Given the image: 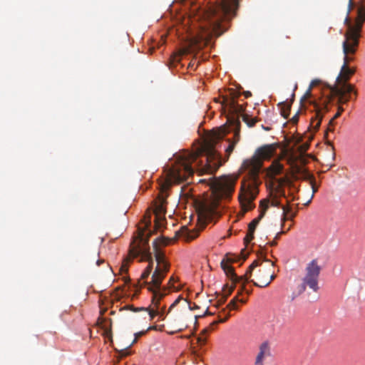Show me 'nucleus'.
Masks as SVG:
<instances>
[{
	"label": "nucleus",
	"instance_id": "72a5a7b5",
	"mask_svg": "<svg viewBox=\"0 0 365 365\" xmlns=\"http://www.w3.org/2000/svg\"><path fill=\"white\" fill-rule=\"evenodd\" d=\"M309 180H310V184H311V186H312V192H313V195H314L315 192H317L318 186L316 185L315 179H314V178L312 175L309 176Z\"/></svg>",
	"mask_w": 365,
	"mask_h": 365
},
{
	"label": "nucleus",
	"instance_id": "6ab92c4d",
	"mask_svg": "<svg viewBox=\"0 0 365 365\" xmlns=\"http://www.w3.org/2000/svg\"><path fill=\"white\" fill-rule=\"evenodd\" d=\"M240 129H239V121L237 123V128L235 130L234 132V138L232 140L228 139L227 141L229 143L228 146L225 149V160L224 162L227 160L234 150L235 145L237 143L240 141Z\"/></svg>",
	"mask_w": 365,
	"mask_h": 365
},
{
	"label": "nucleus",
	"instance_id": "8fccbe9b",
	"mask_svg": "<svg viewBox=\"0 0 365 365\" xmlns=\"http://www.w3.org/2000/svg\"><path fill=\"white\" fill-rule=\"evenodd\" d=\"M250 92H247V93L246 94V97H248V96H250Z\"/></svg>",
	"mask_w": 365,
	"mask_h": 365
},
{
	"label": "nucleus",
	"instance_id": "09e8293b",
	"mask_svg": "<svg viewBox=\"0 0 365 365\" xmlns=\"http://www.w3.org/2000/svg\"><path fill=\"white\" fill-rule=\"evenodd\" d=\"M207 314H211V313H210V312L207 310V311L205 312V313L204 316H205V315H207Z\"/></svg>",
	"mask_w": 365,
	"mask_h": 365
},
{
	"label": "nucleus",
	"instance_id": "39448f33",
	"mask_svg": "<svg viewBox=\"0 0 365 365\" xmlns=\"http://www.w3.org/2000/svg\"><path fill=\"white\" fill-rule=\"evenodd\" d=\"M149 235L145 236L144 230H139L138 235L130 245L129 251L130 256L132 258L140 257L141 261H147L149 262L148 267L141 274V280L146 279L150 274L153 269V261L152 255L150 252L148 245Z\"/></svg>",
	"mask_w": 365,
	"mask_h": 365
},
{
	"label": "nucleus",
	"instance_id": "f704fd0d",
	"mask_svg": "<svg viewBox=\"0 0 365 365\" xmlns=\"http://www.w3.org/2000/svg\"><path fill=\"white\" fill-rule=\"evenodd\" d=\"M309 144L307 143L299 145L298 148V150H299L300 155H303L309 149Z\"/></svg>",
	"mask_w": 365,
	"mask_h": 365
},
{
	"label": "nucleus",
	"instance_id": "ea45409f",
	"mask_svg": "<svg viewBox=\"0 0 365 365\" xmlns=\"http://www.w3.org/2000/svg\"><path fill=\"white\" fill-rule=\"evenodd\" d=\"M181 298L180 297H178V299H176L174 302L170 305L169 309H168V312H170V310L174 307H175L180 301Z\"/></svg>",
	"mask_w": 365,
	"mask_h": 365
},
{
	"label": "nucleus",
	"instance_id": "f257e3e1",
	"mask_svg": "<svg viewBox=\"0 0 365 365\" xmlns=\"http://www.w3.org/2000/svg\"><path fill=\"white\" fill-rule=\"evenodd\" d=\"M227 133L225 127L213 129L195 150L175 155L167 165L166 178L161 185V191L167 190L173 184L187 180L195 172L199 175H213L223 163L215 146Z\"/></svg>",
	"mask_w": 365,
	"mask_h": 365
},
{
	"label": "nucleus",
	"instance_id": "79ce46f5",
	"mask_svg": "<svg viewBox=\"0 0 365 365\" xmlns=\"http://www.w3.org/2000/svg\"><path fill=\"white\" fill-rule=\"evenodd\" d=\"M175 277L173 276L170 278L169 282H168L170 287H174L173 283L175 282Z\"/></svg>",
	"mask_w": 365,
	"mask_h": 365
},
{
	"label": "nucleus",
	"instance_id": "f3484780",
	"mask_svg": "<svg viewBox=\"0 0 365 365\" xmlns=\"http://www.w3.org/2000/svg\"><path fill=\"white\" fill-rule=\"evenodd\" d=\"M221 103L223 106L226 107L232 115H237L238 116L239 114L242 113L244 111L243 106L238 104L234 97H223Z\"/></svg>",
	"mask_w": 365,
	"mask_h": 365
},
{
	"label": "nucleus",
	"instance_id": "de8ad7c7",
	"mask_svg": "<svg viewBox=\"0 0 365 365\" xmlns=\"http://www.w3.org/2000/svg\"><path fill=\"white\" fill-rule=\"evenodd\" d=\"M205 181H206L205 179H202V180H199L200 182H205Z\"/></svg>",
	"mask_w": 365,
	"mask_h": 365
},
{
	"label": "nucleus",
	"instance_id": "2eb2a0df",
	"mask_svg": "<svg viewBox=\"0 0 365 365\" xmlns=\"http://www.w3.org/2000/svg\"><path fill=\"white\" fill-rule=\"evenodd\" d=\"M194 207L199 217L205 218L212 214L215 210V204L208 203L205 200H194Z\"/></svg>",
	"mask_w": 365,
	"mask_h": 365
},
{
	"label": "nucleus",
	"instance_id": "49530a36",
	"mask_svg": "<svg viewBox=\"0 0 365 365\" xmlns=\"http://www.w3.org/2000/svg\"><path fill=\"white\" fill-rule=\"evenodd\" d=\"M285 232H286L285 231H282V232H279V233L277 235L276 238H277V237H278V236H279L280 234H282V233H285Z\"/></svg>",
	"mask_w": 365,
	"mask_h": 365
},
{
	"label": "nucleus",
	"instance_id": "c85d7f7f",
	"mask_svg": "<svg viewBox=\"0 0 365 365\" xmlns=\"http://www.w3.org/2000/svg\"><path fill=\"white\" fill-rule=\"evenodd\" d=\"M191 48H183L180 50L179 53L178 54H175L173 56H172V61L173 63L175 62H180V57L183 55H186L190 53Z\"/></svg>",
	"mask_w": 365,
	"mask_h": 365
},
{
	"label": "nucleus",
	"instance_id": "a878e982",
	"mask_svg": "<svg viewBox=\"0 0 365 365\" xmlns=\"http://www.w3.org/2000/svg\"><path fill=\"white\" fill-rule=\"evenodd\" d=\"M280 108V113L284 118H288L291 110V105L287 102H282L278 104Z\"/></svg>",
	"mask_w": 365,
	"mask_h": 365
},
{
	"label": "nucleus",
	"instance_id": "3c124183",
	"mask_svg": "<svg viewBox=\"0 0 365 365\" xmlns=\"http://www.w3.org/2000/svg\"><path fill=\"white\" fill-rule=\"evenodd\" d=\"M291 227H292V225H289V227H288L287 230H290Z\"/></svg>",
	"mask_w": 365,
	"mask_h": 365
},
{
	"label": "nucleus",
	"instance_id": "1a4fd4ad",
	"mask_svg": "<svg viewBox=\"0 0 365 365\" xmlns=\"http://www.w3.org/2000/svg\"><path fill=\"white\" fill-rule=\"evenodd\" d=\"M239 259H239L238 256L233 255V254L228 253L225 256L223 259L221 261V263H220L221 267L224 270L226 275L232 282H246L248 281V279L251 277L252 272L254 270V269L257 267L258 261L257 260L254 261L248 267L246 273L242 276L238 277L235 274V272L234 271V268L230 264L237 262L239 261Z\"/></svg>",
	"mask_w": 365,
	"mask_h": 365
},
{
	"label": "nucleus",
	"instance_id": "0eeeda50",
	"mask_svg": "<svg viewBox=\"0 0 365 365\" xmlns=\"http://www.w3.org/2000/svg\"><path fill=\"white\" fill-rule=\"evenodd\" d=\"M349 13L350 11L349 9L347 15L344 19V24L347 27L344 34V39L359 43L361 29L365 21V0L364 2L358 7L357 16L354 24L351 21V19L349 16Z\"/></svg>",
	"mask_w": 365,
	"mask_h": 365
},
{
	"label": "nucleus",
	"instance_id": "603ef678",
	"mask_svg": "<svg viewBox=\"0 0 365 365\" xmlns=\"http://www.w3.org/2000/svg\"><path fill=\"white\" fill-rule=\"evenodd\" d=\"M190 66H192V64H191V63H190V64H189V67Z\"/></svg>",
	"mask_w": 365,
	"mask_h": 365
},
{
	"label": "nucleus",
	"instance_id": "6e6552de",
	"mask_svg": "<svg viewBox=\"0 0 365 365\" xmlns=\"http://www.w3.org/2000/svg\"><path fill=\"white\" fill-rule=\"evenodd\" d=\"M358 43L345 40L343 41L342 48L344 53V64L342 65L340 71V73L336 78V82L340 83L341 82H347L351 76L355 73L354 68H351L348 66L349 63L354 61L353 56L357 51Z\"/></svg>",
	"mask_w": 365,
	"mask_h": 365
},
{
	"label": "nucleus",
	"instance_id": "f8f14e48",
	"mask_svg": "<svg viewBox=\"0 0 365 365\" xmlns=\"http://www.w3.org/2000/svg\"><path fill=\"white\" fill-rule=\"evenodd\" d=\"M257 266H259V264ZM274 267V262H271L268 266H264L261 263L259 269L256 272V278L258 282H254V284L259 287H267L275 278Z\"/></svg>",
	"mask_w": 365,
	"mask_h": 365
},
{
	"label": "nucleus",
	"instance_id": "bb28decb",
	"mask_svg": "<svg viewBox=\"0 0 365 365\" xmlns=\"http://www.w3.org/2000/svg\"><path fill=\"white\" fill-rule=\"evenodd\" d=\"M234 284L232 285V286H228L227 284H225L224 285L223 287V289H222V303H224L227 297L232 293V292L234 291L235 288V283L236 282H234Z\"/></svg>",
	"mask_w": 365,
	"mask_h": 365
},
{
	"label": "nucleus",
	"instance_id": "412c9836",
	"mask_svg": "<svg viewBox=\"0 0 365 365\" xmlns=\"http://www.w3.org/2000/svg\"><path fill=\"white\" fill-rule=\"evenodd\" d=\"M279 195L284 196V192L278 189L274 195H271L270 199L262 200L259 205L261 210L265 207L266 205H267V207H269V205L273 207H279L281 202L278 197Z\"/></svg>",
	"mask_w": 365,
	"mask_h": 365
},
{
	"label": "nucleus",
	"instance_id": "4be33fe9",
	"mask_svg": "<svg viewBox=\"0 0 365 365\" xmlns=\"http://www.w3.org/2000/svg\"><path fill=\"white\" fill-rule=\"evenodd\" d=\"M229 317H230V314H227V317H225L224 319H220L218 321L212 322L208 327L205 328L202 331L201 335L197 336V343L200 344V345L205 344L206 341H207V339H206V337H203L202 335H205V334H208L209 331L214 329L215 326H216L219 323H223V322H226Z\"/></svg>",
	"mask_w": 365,
	"mask_h": 365
},
{
	"label": "nucleus",
	"instance_id": "4468645a",
	"mask_svg": "<svg viewBox=\"0 0 365 365\" xmlns=\"http://www.w3.org/2000/svg\"><path fill=\"white\" fill-rule=\"evenodd\" d=\"M329 100L327 99L320 103H314L315 113L311 118L310 128L313 131H317L320 127L322 120L325 113L328 111Z\"/></svg>",
	"mask_w": 365,
	"mask_h": 365
},
{
	"label": "nucleus",
	"instance_id": "a18cd8bd",
	"mask_svg": "<svg viewBox=\"0 0 365 365\" xmlns=\"http://www.w3.org/2000/svg\"><path fill=\"white\" fill-rule=\"evenodd\" d=\"M277 245V242L275 240H273L271 243H270V245L271 246H275Z\"/></svg>",
	"mask_w": 365,
	"mask_h": 365
},
{
	"label": "nucleus",
	"instance_id": "37998d69",
	"mask_svg": "<svg viewBox=\"0 0 365 365\" xmlns=\"http://www.w3.org/2000/svg\"><path fill=\"white\" fill-rule=\"evenodd\" d=\"M103 262H104L103 259H98L96 262V264L97 266H100Z\"/></svg>",
	"mask_w": 365,
	"mask_h": 365
},
{
	"label": "nucleus",
	"instance_id": "7ed1b4c3",
	"mask_svg": "<svg viewBox=\"0 0 365 365\" xmlns=\"http://www.w3.org/2000/svg\"><path fill=\"white\" fill-rule=\"evenodd\" d=\"M170 242L169 238L164 237H158L153 242V250L155 258L157 262L156 267L153 273L150 282H144L148 287V289L152 292V304L148 308L139 307L135 308L133 305L124 307V309H130L133 312L143 310L148 312L150 320H153L155 316L160 319H165V306L160 307L161 299L166 294V287L161 288V284L165 277L167 272L170 269V264L165 257L164 252L161 250L160 246H166Z\"/></svg>",
	"mask_w": 365,
	"mask_h": 365
},
{
	"label": "nucleus",
	"instance_id": "a211bd4d",
	"mask_svg": "<svg viewBox=\"0 0 365 365\" xmlns=\"http://www.w3.org/2000/svg\"><path fill=\"white\" fill-rule=\"evenodd\" d=\"M270 347L267 342H263L259 347V351L256 356L254 365H264V360L269 356Z\"/></svg>",
	"mask_w": 365,
	"mask_h": 365
},
{
	"label": "nucleus",
	"instance_id": "20e7f679",
	"mask_svg": "<svg viewBox=\"0 0 365 365\" xmlns=\"http://www.w3.org/2000/svg\"><path fill=\"white\" fill-rule=\"evenodd\" d=\"M276 148L275 144L264 145L258 148L251 158L244 160L242 169L247 172V175L242 182L239 195V201L244 212L255 207L253 201L259 193V174L263 161L269 160L275 154Z\"/></svg>",
	"mask_w": 365,
	"mask_h": 365
},
{
	"label": "nucleus",
	"instance_id": "c03bdc74",
	"mask_svg": "<svg viewBox=\"0 0 365 365\" xmlns=\"http://www.w3.org/2000/svg\"><path fill=\"white\" fill-rule=\"evenodd\" d=\"M156 329H157L156 326H151V327H149L146 331L153 330V329L155 330Z\"/></svg>",
	"mask_w": 365,
	"mask_h": 365
},
{
	"label": "nucleus",
	"instance_id": "4c0bfd02",
	"mask_svg": "<svg viewBox=\"0 0 365 365\" xmlns=\"http://www.w3.org/2000/svg\"><path fill=\"white\" fill-rule=\"evenodd\" d=\"M299 111H298L291 119L292 123L296 124L299 120Z\"/></svg>",
	"mask_w": 365,
	"mask_h": 365
},
{
	"label": "nucleus",
	"instance_id": "864d4df0",
	"mask_svg": "<svg viewBox=\"0 0 365 365\" xmlns=\"http://www.w3.org/2000/svg\"><path fill=\"white\" fill-rule=\"evenodd\" d=\"M246 258H247V257H246V256H245V257H244L243 260H245V259H246Z\"/></svg>",
	"mask_w": 365,
	"mask_h": 365
},
{
	"label": "nucleus",
	"instance_id": "c756f323",
	"mask_svg": "<svg viewBox=\"0 0 365 365\" xmlns=\"http://www.w3.org/2000/svg\"><path fill=\"white\" fill-rule=\"evenodd\" d=\"M242 120L249 127H253L257 122L256 118H252L247 114L242 115Z\"/></svg>",
	"mask_w": 365,
	"mask_h": 365
},
{
	"label": "nucleus",
	"instance_id": "ddd939ff",
	"mask_svg": "<svg viewBox=\"0 0 365 365\" xmlns=\"http://www.w3.org/2000/svg\"><path fill=\"white\" fill-rule=\"evenodd\" d=\"M338 84V86L332 87L331 90L335 96H338L339 103H347L351 100V96L348 94L353 93L355 97L357 96V91L354 90L353 85L347 83L346 82H341Z\"/></svg>",
	"mask_w": 365,
	"mask_h": 365
},
{
	"label": "nucleus",
	"instance_id": "5701e85b",
	"mask_svg": "<svg viewBox=\"0 0 365 365\" xmlns=\"http://www.w3.org/2000/svg\"><path fill=\"white\" fill-rule=\"evenodd\" d=\"M282 210L283 211L282 217V227H283L287 220H293L297 215V211L292 212L290 207L284 205L282 206Z\"/></svg>",
	"mask_w": 365,
	"mask_h": 365
},
{
	"label": "nucleus",
	"instance_id": "2f4dec72",
	"mask_svg": "<svg viewBox=\"0 0 365 365\" xmlns=\"http://www.w3.org/2000/svg\"><path fill=\"white\" fill-rule=\"evenodd\" d=\"M128 261H129L128 259H125L122 262V264H121V265L120 267V269H119V272H120V273L121 274H126L128 272Z\"/></svg>",
	"mask_w": 365,
	"mask_h": 365
},
{
	"label": "nucleus",
	"instance_id": "f03ea898",
	"mask_svg": "<svg viewBox=\"0 0 365 365\" xmlns=\"http://www.w3.org/2000/svg\"><path fill=\"white\" fill-rule=\"evenodd\" d=\"M239 0H220L201 9L194 16L192 22H198L197 31L192 34L191 46L196 48L205 46L213 36H219L225 31L223 21L236 14Z\"/></svg>",
	"mask_w": 365,
	"mask_h": 365
},
{
	"label": "nucleus",
	"instance_id": "9d476101",
	"mask_svg": "<svg viewBox=\"0 0 365 365\" xmlns=\"http://www.w3.org/2000/svg\"><path fill=\"white\" fill-rule=\"evenodd\" d=\"M322 267L317 259H312L305 268V275L302 279V283L299 288V293L304 292L308 287L314 292L319 289V278Z\"/></svg>",
	"mask_w": 365,
	"mask_h": 365
},
{
	"label": "nucleus",
	"instance_id": "e433bc0d",
	"mask_svg": "<svg viewBox=\"0 0 365 365\" xmlns=\"http://www.w3.org/2000/svg\"><path fill=\"white\" fill-rule=\"evenodd\" d=\"M147 332V331H140V332H138V333H135V339L133 340V343L132 344H134L138 340V338L142 336L143 335H144L145 333Z\"/></svg>",
	"mask_w": 365,
	"mask_h": 365
},
{
	"label": "nucleus",
	"instance_id": "473e14b6",
	"mask_svg": "<svg viewBox=\"0 0 365 365\" xmlns=\"http://www.w3.org/2000/svg\"><path fill=\"white\" fill-rule=\"evenodd\" d=\"M165 202V199L161 197L160 203L158 205L155 207V212L156 215H160L164 212V207L163 204Z\"/></svg>",
	"mask_w": 365,
	"mask_h": 365
},
{
	"label": "nucleus",
	"instance_id": "aec40b11",
	"mask_svg": "<svg viewBox=\"0 0 365 365\" xmlns=\"http://www.w3.org/2000/svg\"><path fill=\"white\" fill-rule=\"evenodd\" d=\"M280 158L272 161L271 165L267 168V175L270 178L274 179L284 172V165L280 163Z\"/></svg>",
	"mask_w": 365,
	"mask_h": 365
},
{
	"label": "nucleus",
	"instance_id": "58836bf2",
	"mask_svg": "<svg viewBox=\"0 0 365 365\" xmlns=\"http://www.w3.org/2000/svg\"><path fill=\"white\" fill-rule=\"evenodd\" d=\"M181 298L180 297H178V299H176L174 302L170 305L169 309H168V312H170V310L174 307H175L180 301Z\"/></svg>",
	"mask_w": 365,
	"mask_h": 365
},
{
	"label": "nucleus",
	"instance_id": "423d86ee",
	"mask_svg": "<svg viewBox=\"0 0 365 365\" xmlns=\"http://www.w3.org/2000/svg\"><path fill=\"white\" fill-rule=\"evenodd\" d=\"M149 235L145 236L144 230H139L138 235L130 245L129 251L130 256L132 258L140 257L141 261H147L149 262L148 267L141 274V280L146 279L150 274L153 269V261L152 255L150 252L148 245Z\"/></svg>",
	"mask_w": 365,
	"mask_h": 365
},
{
	"label": "nucleus",
	"instance_id": "5fc2aeb1",
	"mask_svg": "<svg viewBox=\"0 0 365 365\" xmlns=\"http://www.w3.org/2000/svg\"><path fill=\"white\" fill-rule=\"evenodd\" d=\"M242 291V289L240 292H238V294H240Z\"/></svg>",
	"mask_w": 365,
	"mask_h": 365
},
{
	"label": "nucleus",
	"instance_id": "9b49d317",
	"mask_svg": "<svg viewBox=\"0 0 365 365\" xmlns=\"http://www.w3.org/2000/svg\"><path fill=\"white\" fill-rule=\"evenodd\" d=\"M237 178L224 176L220 179H214L209 183L215 200L230 197L234 191Z\"/></svg>",
	"mask_w": 365,
	"mask_h": 365
},
{
	"label": "nucleus",
	"instance_id": "b1692460",
	"mask_svg": "<svg viewBox=\"0 0 365 365\" xmlns=\"http://www.w3.org/2000/svg\"><path fill=\"white\" fill-rule=\"evenodd\" d=\"M198 235L199 232L195 229L190 230L187 227H183L181 230V237L187 242L195 240L197 237Z\"/></svg>",
	"mask_w": 365,
	"mask_h": 365
},
{
	"label": "nucleus",
	"instance_id": "dca6fc26",
	"mask_svg": "<svg viewBox=\"0 0 365 365\" xmlns=\"http://www.w3.org/2000/svg\"><path fill=\"white\" fill-rule=\"evenodd\" d=\"M267 210V205H265V207H264L261 211L259 216L256 218H255L253 220L250 222L248 225V232L245 237L244 238V242L246 245H248L254 238V233L255 231V229L259 224V221L262 220V218L264 216L265 212Z\"/></svg>",
	"mask_w": 365,
	"mask_h": 365
},
{
	"label": "nucleus",
	"instance_id": "cd10ccee",
	"mask_svg": "<svg viewBox=\"0 0 365 365\" xmlns=\"http://www.w3.org/2000/svg\"><path fill=\"white\" fill-rule=\"evenodd\" d=\"M237 302H241L242 304H245L247 300L245 299H238V297H235L227 304V308L230 310H237L238 309Z\"/></svg>",
	"mask_w": 365,
	"mask_h": 365
},
{
	"label": "nucleus",
	"instance_id": "c9c22d12",
	"mask_svg": "<svg viewBox=\"0 0 365 365\" xmlns=\"http://www.w3.org/2000/svg\"><path fill=\"white\" fill-rule=\"evenodd\" d=\"M312 96V88L309 87L308 90L306 91L304 95L301 99V102L306 101L307 98H310Z\"/></svg>",
	"mask_w": 365,
	"mask_h": 365
},
{
	"label": "nucleus",
	"instance_id": "393cba45",
	"mask_svg": "<svg viewBox=\"0 0 365 365\" xmlns=\"http://www.w3.org/2000/svg\"><path fill=\"white\" fill-rule=\"evenodd\" d=\"M279 158L281 160L286 158L288 164H289L291 165H294L299 159V156H297L293 152V150H292L291 152H289L287 150H284L283 151L282 156H280Z\"/></svg>",
	"mask_w": 365,
	"mask_h": 365
},
{
	"label": "nucleus",
	"instance_id": "a19ab883",
	"mask_svg": "<svg viewBox=\"0 0 365 365\" xmlns=\"http://www.w3.org/2000/svg\"><path fill=\"white\" fill-rule=\"evenodd\" d=\"M319 83V80H313L311 83H310V86H309V88H311L312 89V88L317 85H318Z\"/></svg>",
	"mask_w": 365,
	"mask_h": 365
},
{
	"label": "nucleus",
	"instance_id": "7c9ffc66",
	"mask_svg": "<svg viewBox=\"0 0 365 365\" xmlns=\"http://www.w3.org/2000/svg\"><path fill=\"white\" fill-rule=\"evenodd\" d=\"M343 111H344V108L341 106H339L337 113L334 115V117L329 122V126H332L334 125V120L336 119L337 118H339ZM328 130H330V131L331 130L330 127H329Z\"/></svg>",
	"mask_w": 365,
	"mask_h": 365
}]
</instances>
